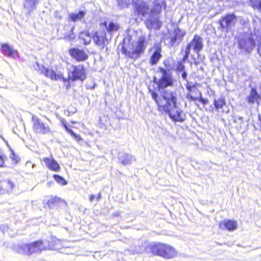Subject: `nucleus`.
<instances>
[{"mask_svg": "<svg viewBox=\"0 0 261 261\" xmlns=\"http://www.w3.org/2000/svg\"><path fill=\"white\" fill-rule=\"evenodd\" d=\"M160 71L162 74V76L158 81H156V79L154 78V82L157 84L158 88V90L161 96H159L158 93L150 89L149 90V93L155 103H156V101L159 100H162V99L166 100L169 99L170 98V96L168 95H177V93L175 91L171 90L170 89H167L168 87L172 86L173 84L172 75L170 71L162 67L160 68Z\"/></svg>", "mask_w": 261, "mask_h": 261, "instance_id": "f257e3e1", "label": "nucleus"}, {"mask_svg": "<svg viewBox=\"0 0 261 261\" xmlns=\"http://www.w3.org/2000/svg\"><path fill=\"white\" fill-rule=\"evenodd\" d=\"M170 98L166 100H157L158 110L161 112L168 114L174 121L183 122L186 119V114L181 109L176 106L177 95H169Z\"/></svg>", "mask_w": 261, "mask_h": 261, "instance_id": "f03ea898", "label": "nucleus"}, {"mask_svg": "<svg viewBox=\"0 0 261 261\" xmlns=\"http://www.w3.org/2000/svg\"><path fill=\"white\" fill-rule=\"evenodd\" d=\"M132 37L129 35L124 38L122 44L121 51L127 57L135 60L144 52L147 46V41L143 36L140 37L137 41L130 43Z\"/></svg>", "mask_w": 261, "mask_h": 261, "instance_id": "7ed1b4c3", "label": "nucleus"}, {"mask_svg": "<svg viewBox=\"0 0 261 261\" xmlns=\"http://www.w3.org/2000/svg\"><path fill=\"white\" fill-rule=\"evenodd\" d=\"M145 250L165 259H172L178 255L177 251L173 246L162 243H151L145 247Z\"/></svg>", "mask_w": 261, "mask_h": 261, "instance_id": "20e7f679", "label": "nucleus"}, {"mask_svg": "<svg viewBox=\"0 0 261 261\" xmlns=\"http://www.w3.org/2000/svg\"><path fill=\"white\" fill-rule=\"evenodd\" d=\"M24 252L29 255L33 253L40 254L42 251L50 249L49 242L46 240H38L30 244L22 245Z\"/></svg>", "mask_w": 261, "mask_h": 261, "instance_id": "39448f33", "label": "nucleus"}, {"mask_svg": "<svg viewBox=\"0 0 261 261\" xmlns=\"http://www.w3.org/2000/svg\"><path fill=\"white\" fill-rule=\"evenodd\" d=\"M202 48V39L199 36L195 35L194 36L192 41L187 46L185 51V55L182 58L181 62H184L188 60L190 54V50L191 48H193L195 53L199 54Z\"/></svg>", "mask_w": 261, "mask_h": 261, "instance_id": "423d86ee", "label": "nucleus"}, {"mask_svg": "<svg viewBox=\"0 0 261 261\" xmlns=\"http://www.w3.org/2000/svg\"><path fill=\"white\" fill-rule=\"evenodd\" d=\"M220 28L222 32L228 33L229 30L234 26L237 22V16L233 13H230L222 17L219 20Z\"/></svg>", "mask_w": 261, "mask_h": 261, "instance_id": "0eeeda50", "label": "nucleus"}, {"mask_svg": "<svg viewBox=\"0 0 261 261\" xmlns=\"http://www.w3.org/2000/svg\"><path fill=\"white\" fill-rule=\"evenodd\" d=\"M33 130L35 133L42 135L52 134L53 131L47 123L43 122L39 118L35 116L32 117Z\"/></svg>", "mask_w": 261, "mask_h": 261, "instance_id": "6e6552de", "label": "nucleus"}, {"mask_svg": "<svg viewBox=\"0 0 261 261\" xmlns=\"http://www.w3.org/2000/svg\"><path fill=\"white\" fill-rule=\"evenodd\" d=\"M255 46V41L253 35H245L239 40V48L247 53H251Z\"/></svg>", "mask_w": 261, "mask_h": 261, "instance_id": "1a4fd4ad", "label": "nucleus"}, {"mask_svg": "<svg viewBox=\"0 0 261 261\" xmlns=\"http://www.w3.org/2000/svg\"><path fill=\"white\" fill-rule=\"evenodd\" d=\"M33 67L35 70H36L39 73L42 74L46 77L49 78L51 80H57L60 79L61 77V75L57 74L52 69L46 68L42 65L39 64V63L37 61L34 63Z\"/></svg>", "mask_w": 261, "mask_h": 261, "instance_id": "9d476101", "label": "nucleus"}, {"mask_svg": "<svg viewBox=\"0 0 261 261\" xmlns=\"http://www.w3.org/2000/svg\"><path fill=\"white\" fill-rule=\"evenodd\" d=\"M92 39L95 45L101 49H103L109 43V39L107 38L105 30H100L95 32Z\"/></svg>", "mask_w": 261, "mask_h": 261, "instance_id": "9b49d317", "label": "nucleus"}, {"mask_svg": "<svg viewBox=\"0 0 261 261\" xmlns=\"http://www.w3.org/2000/svg\"><path fill=\"white\" fill-rule=\"evenodd\" d=\"M70 78L73 81L80 80L83 81L86 78V74L84 66L82 65L78 66L72 65L70 69Z\"/></svg>", "mask_w": 261, "mask_h": 261, "instance_id": "f8f14e48", "label": "nucleus"}, {"mask_svg": "<svg viewBox=\"0 0 261 261\" xmlns=\"http://www.w3.org/2000/svg\"><path fill=\"white\" fill-rule=\"evenodd\" d=\"M185 34V32L179 28H175L173 32L170 34L169 45L170 46L173 47L179 44Z\"/></svg>", "mask_w": 261, "mask_h": 261, "instance_id": "ddd939ff", "label": "nucleus"}, {"mask_svg": "<svg viewBox=\"0 0 261 261\" xmlns=\"http://www.w3.org/2000/svg\"><path fill=\"white\" fill-rule=\"evenodd\" d=\"M69 55L78 61H84L87 59L88 56L85 51L82 49L76 48H70Z\"/></svg>", "mask_w": 261, "mask_h": 261, "instance_id": "4468645a", "label": "nucleus"}, {"mask_svg": "<svg viewBox=\"0 0 261 261\" xmlns=\"http://www.w3.org/2000/svg\"><path fill=\"white\" fill-rule=\"evenodd\" d=\"M136 10L138 15L144 16L149 13L150 8L146 2L142 0H138L136 4Z\"/></svg>", "mask_w": 261, "mask_h": 261, "instance_id": "2eb2a0df", "label": "nucleus"}, {"mask_svg": "<svg viewBox=\"0 0 261 261\" xmlns=\"http://www.w3.org/2000/svg\"><path fill=\"white\" fill-rule=\"evenodd\" d=\"M219 227L223 230H228L229 231L236 230L238 227L237 221L225 219L219 223Z\"/></svg>", "mask_w": 261, "mask_h": 261, "instance_id": "dca6fc26", "label": "nucleus"}, {"mask_svg": "<svg viewBox=\"0 0 261 261\" xmlns=\"http://www.w3.org/2000/svg\"><path fill=\"white\" fill-rule=\"evenodd\" d=\"M45 166L50 170L58 172L60 169V166L58 163L51 158H44L43 159Z\"/></svg>", "mask_w": 261, "mask_h": 261, "instance_id": "f3484780", "label": "nucleus"}, {"mask_svg": "<svg viewBox=\"0 0 261 261\" xmlns=\"http://www.w3.org/2000/svg\"><path fill=\"white\" fill-rule=\"evenodd\" d=\"M1 50L3 54L8 57L15 58L18 56L17 51L7 44H3L1 45Z\"/></svg>", "mask_w": 261, "mask_h": 261, "instance_id": "a211bd4d", "label": "nucleus"}, {"mask_svg": "<svg viewBox=\"0 0 261 261\" xmlns=\"http://www.w3.org/2000/svg\"><path fill=\"white\" fill-rule=\"evenodd\" d=\"M246 100L249 103H254L255 102L259 103V100H261V97L255 88H251L250 94L246 97Z\"/></svg>", "mask_w": 261, "mask_h": 261, "instance_id": "6ab92c4d", "label": "nucleus"}, {"mask_svg": "<svg viewBox=\"0 0 261 261\" xmlns=\"http://www.w3.org/2000/svg\"><path fill=\"white\" fill-rule=\"evenodd\" d=\"M146 25L148 29H159L161 26V23L159 21V18L150 17L146 21Z\"/></svg>", "mask_w": 261, "mask_h": 261, "instance_id": "aec40b11", "label": "nucleus"}, {"mask_svg": "<svg viewBox=\"0 0 261 261\" xmlns=\"http://www.w3.org/2000/svg\"><path fill=\"white\" fill-rule=\"evenodd\" d=\"M118 158L120 163L125 166L130 165L133 161L136 160L134 156L126 153L120 155Z\"/></svg>", "mask_w": 261, "mask_h": 261, "instance_id": "412c9836", "label": "nucleus"}, {"mask_svg": "<svg viewBox=\"0 0 261 261\" xmlns=\"http://www.w3.org/2000/svg\"><path fill=\"white\" fill-rule=\"evenodd\" d=\"M214 105L218 112L224 113L225 111L223 109L224 106L226 105L225 99L224 97H220L214 100Z\"/></svg>", "mask_w": 261, "mask_h": 261, "instance_id": "4be33fe9", "label": "nucleus"}, {"mask_svg": "<svg viewBox=\"0 0 261 261\" xmlns=\"http://www.w3.org/2000/svg\"><path fill=\"white\" fill-rule=\"evenodd\" d=\"M39 0H25L23 4L24 8L30 13L36 9Z\"/></svg>", "mask_w": 261, "mask_h": 261, "instance_id": "5701e85b", "label": "nucleus"}, {"mask_svg": "<svg viewBox=\"0 0 261 261\" xmlns=\"http://www.w3.org/2000/svg\"><path fill=\"white\" fill-rule=\"evenodd\" d=\"M161 48L158 47L155 48V51L153 52L150 57V63L151 65L156 64L161 58Z\"/></svg>", "mask_w": 261, "mask_h": 261, "instance_id": "b1692460", "label": "nucleus"}, {"mask_svg": "<svg viewBox=\"0 0 261 261\" xmlns=\"http://www.w3.org/2000/svg\"><path fill=\"white\" fill-rule=\"evenodd\" d=\"M103 24L105 25L107 32L111 35L114 32L117 31L119 29V25L116 23L113 22H110L108 24L107 22H105Z\"/></svg>", "mask_w": 261, "mask_h": 261, "instance_id": "393cba45", "label": "nucleus"}, {"mask_svg": "<svg viewBox=\"0 0 261 261\" xmlns=\"http://www.w3.org/2000/svg\"><path fill=\"white\" fill-rule=\"evenodd\" d=\"M86 12L84 11H80L78 13H70L69 14V18L73 22L77 20L82 21L84 18Z\"/></svg>", "mask_w": 261, "mask_h": 261, "instance_id": "a878e982", "label": "nucleus"}, {"mask_svg": "<svg viewBox=\"0 0 261 261\" xmlns=\"http://www.w3.org/2000/svg\"><path fill=\"white\" fill-rule=\"evenodd\" d=\"M79 38L83 40L84 44H89L91 41V37L88 31H84L80 33Z\"/></svg>", "mask_w": 261, "mask_h": 261, "instance_id": "bb28decb", "label": "nucleus"}, {"mask_svg": "<svg viewBox=\"0 0 261 261\" xmlns=\"http://www.w3.org/2000/svg\"><path fill=\"white\" fill-rule=\"evenodd\" d=\"M1 184L2 187H3L4 189H6V190L4 191V193L5 192H10L15 187V185L10 180H5L3 182L1 181Z\"/></svg>", "mask_w": 261, "mask_h": 261, "instance_id": "cd10ccee", "label": "nucleus"}, {"mask_svg": "<svg viewBox=\"0 0 261 261\" xmlns=\"http://www.w3.org/2000/svg\"><path fill=\"white\" fill-rule=\"evenodd\" d=\"M162 4L163 2L159 3L156 1L155 2L154 5L152 9L151 10L150 12L152 14L156 13L158 14L160 13L162 9Z\"/></svg>", "mask_w": 261, "mask_h": 261, "instance_id": "c85d7f7f", "label": "nucleus"}, {"mask_svg": "<svg viewBox=\"0 0 261 261\" xmlns=\"http://www.w3.org/2000/svg\"><path fill=\"white\" fill-rule=\"evenodd\" d=\"M54 178L58 184L61 185H66L67 184V182L65 180V179L60 175L55 174L54 175Z\"/></svg>", "mask_w": 261, "mask_h": 261, "instance_id": "c756f323", "label": "nucleus"}, {"mask_svg": "<svg viewBox=\"0 0 261 261\" xmlns=\"http://www.w3.org/2000/svg\"><path fill=\"white\" fill-rule=\"evenodd\" d=\"M250 5L256 9L261 6V0H250Z\"/></svg>", "mask_w": 261, "mask_h": 261, "instance_id": "7c9ffc66", "label": "nucleus"}, {"mask_svg": "<svg viewBox=\"0 0 261 261\" xmlns=\"http://www.w3.org/2000/svg\"><path fill=\"white\" fill-rule=\"evenodd\" d=\"M129 0H117L118 5L120 8L127 7Z\"/></svg>", "mask_w": 261, "mask_h": 261, "instance_id": "2f4dec72", "label": "nucleus"}, {"mask_svg": "<svg viewBox=\"0 0 261 261\" xmlns=\"http://www.w3.org/2000/svg\"><path fill=\"white\" fill-rule=\"evenodd\" d=\"M10 158L12 159L13 162L15 163V164L17 163L19 161V158L15 154L13 150L11 151Z\"/></svg>", "mask_w": 261, "mask_h": 261, "instance_id": "473e14b6", "label": "nucleus"}, {"mask_svg": "<svg viewBox=\"0 0 261 261\" xmlns=\"http://www.w3.org/2000/svg\"><path fill=\"white\" fill-rule=\"evenodd\" d=\"M185 66L184 65L183 63L180 62H178L177 67H176V70L178 72H182L185 71Z\"/></svg>", "mask_w": 261, "mask_h": 261, "instance_id": "72a5a7b5", "label": "nucleus"}, {"mask_svg": "<svg viewBox=\"0 0 261 261\" xmlns=\"http://www.w3.org/2000/svg\"><path fill=\"white\" fill-rule=\"evenodd\" d=\"M66 40H71L74 38V35L73 33V29H72L69 33L66 34L64 36Z\"/></svg>", "mask_w": 261, "mask_h": 261, "instance_id": "f704fd0d", "label": "nucleus"}, {"mask_svg": "<svg viewBox=\"0 0 261 261\" xmlns=\"http://www.w3.org/2000/svg\"><path fill=\"white\" fill-rule=\"evenodd\" d=\"M199 97H198L197 100H198L200 102H201L203 105H206L208 103V100L206 99H204L202 97V93L201 92L199 91Z\"/></svg>", "mask_w": 261, "mask_h": 261, "instance_id": "c9c22d12", "label": "nucleus"}, {"mask_svg": "<svg viewBox=\"0 0 261 261\" xmlns=\"http://www.w3.org/2000/svg\"><path fill=\"white\" fill-rule=\"evenodd\" d=\"M186 97L188 100H191V101H194V100H197V99H198V97H194L190 93L187 94Z\"/></svg>", "mask_w": 261, "mask_h": 261, "instance_id": "e433bc0d", "label": "nucleus"}, {"mask_svg": "<svg viewBox=\"0 0 261 261\" xmlns=\"http://www.w3.org/2000/svg\"><path fill=\"white\" fill-rule=\"evenodd\" d=\"M181 75L182 78L184 80H185V81H187V72H186V71H182V73H181Z\"/></svg>", "mask_w": 261, "mask_h": 261, "instance_id": "4c0bfd02", "label": "nucleus"}, {"mask_svg": "<svg viewBox=\"0 0 261 261\" xmlns=\"http://www.w3.org/2000/svg\"><path fill=\"white\" fill-rule=\"evenodd\" d=\"M77 141H80L82 140L81 137L79 136L76 135L75 133H74V135H73L72 136Z\"/></svg>", "mask_w": 261, "mask_h": 261, "instance_id": "58836bf2", "label": "nucleus"}, {"mask_svg": "<svg viewBox=\"0 0 261 261\" xmlns=\"http://www.w3.org/2000/svg\"><path fill=\"white\" fill-rule=\"evenodd\" d=\"M65 129L69 134L71 135V136L74 135V132L72 129H71L69 127H67Z\"/></svg>", "mask_w": 261, "mask_h": 261, "instance_id": "ea45409f", "label": "nucleus"}, {"mask_svg": "<svg viewBox=\"0 0 261 261\" xmlns=\"http://www.w3.org/2000/svg\"><path fill=\"white\" fill-rule=\"evenodd\" d=\"M5 165V162L3 157L0 155V167H4Z\"/></svg>", "mask_w": 261, "mask_h": 261, "instance_id": "a19ab883", "label": "nucleus"}, {"mask_svg": "<svg viewBox=\"0 0 261 261\" xmlns=\"http://www.w3.org/2000/svg\"><path fill=\"white\" fill-rule=\"evenodd\" d=\"M0 229L4 232L7 229V226L5 225H0Z\"/></svg>", "mask_w": 261, "mask_h": 261, "instance_id": "79ce46f5", "label": "nucleus"}, {"mask_svg": "<svg viewBox=\"0 0 261 261\" xmlns=\"http://www.w3.org/2000/svg\"><path fill=\"white\" fill-rule=\"evenodd\" d=\"M238 121L239 122L242 123L243 122V118L241 117H238L237 120H235V121Z\"/></svg>", "mask_w": 261, "mask_h": 261, "instance_id": "37998d69", "label": "nucleus"}, {"mask_svg": "<svg viewBox=\"0 0 261 261\" xmlns=\"http://www.w3.org/2000/svg\"><path fill=\"white\" fill-rule=\"evenodd\" d=\"M192 86H187V90L189 91V92H191L192 91Z\"/></svg>", "mask_w": 261, "mask_h": 261, "instance_id": "c03bdc74", "label": "nucleus"}, {"mask_svg": "<svg viewBox=\"0 0 261 261\" xmlns=\"http://www.w3.org/2000/svg\"><path fill=\"white\" fill-rule=\"evenodd\" d=\"M62 124H63V126H64V127L65 128V129H66L67 127H68L67 126V125L66 124V123H65V122H64V121H62Z\"/></svg>", "mask_w": 261, "mask_h": 261, "instance_id": "a18cd8bd", "label": "nucleus"}, {"mask_svg": "<svg viewBox=\"0 0 261 261\" xmlns=\"http://www.w3.org/2000/svg\"><path fill=\"white\" fill-rule=\"evenodd\" d=\"M94 198V196L93 195H91L89 197V200L90 201H92Z\"/></svg>", "mask_w": 261, "mask_h": 261, "instance_id": "49530a36", "label": "nucleus"}, {"mask_svg": "<svg viewBox=\"0 0 261 261\" xmlns=\"http://www.w3.org/2000/svg\"><path fill=\"white\" fill-rule=\"evenodd\" d=\"M100 198H101V194H100V193H99V194H98V195H97V197H96L97 200H99L100 199Z\"/></svg>", "mask_w": 261, "mask_h": 261, "instance_id": "de8ad7c7", "label": "nucleus"}, {"mask_svg": "<svg viewBox=\"0 0 261 261\" xmlns=\"http://www.w3.org/2000/svg\"><path fill=\"white\" fill-rule=\"evenodd\" d=\"M32 163L30 162H28L26 163V166L31 165Z\"/></svg>", "mask_w": 261, "mask_h": 261, "instance_id": "09e8293b", "label": "nucleus"}, {"mask_svg": "<svg viewBox=\"0 0 261 261\" xmlns=\"http://www.w3.org/2000/svg\"><path fill=\"white\" fill-rule=\"evenodd\" d=\"M34 166H35V165H34V164H33V165H32V167H33V168L34 167Z\"/></svg>", "mask_w": 261, "mask_h": 261, "instance_id": "8fccbe9b", "label": "nucleus"}, {"mask_svg": "<svg viewBox=\"0 0 261 261\" xmlns=\"http://www.w3.org/2000/svg\"><path fill=\"white\" fill-rule=\"evenodd\" d=\"M259 170L261 171V166L259 167Z\"/></svg>", "mask_w": 261, "mask_h": 261, "instance_id": "3c124183", "label": "nucleus"}]
</instances>
